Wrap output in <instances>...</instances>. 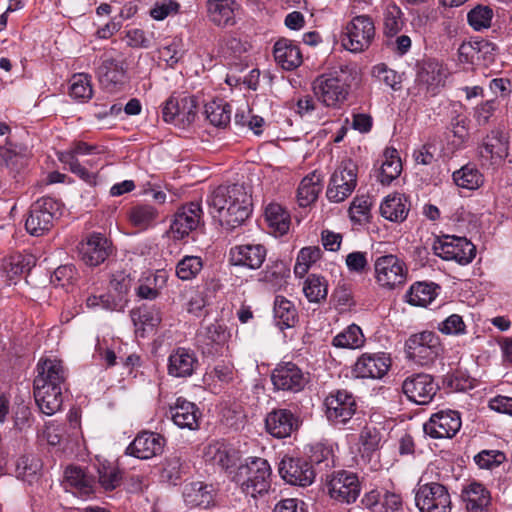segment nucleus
Returning a JSON list of instances; mask_svg holds the SVG:
<instances>
[{"instance_id":"nucleus-25","label":"nucleus","mask_w":512,"mask_h":512,"mask_svg":"<svg viewBox=\"0 0 512 512\" xmlns=\"http://www.w3.org/2000/svg\"><path fill=\"white\" fill-rule=\"evenodd\" d=\"M447 71L442 63L436 59L424 60L418 68L417 82L424 86L427 92L435 95L438 89L444 86Z\"/></svg>"},{"instance_id":"nucleus-38","label":"nucleus","mask_w":512,"mask_h":512,"mask_svg":"<svg viewBox=\"0 0 512 512\" xmlns=\"http://www.w3.org/2000/svg\"><path fill=\"white\" fill-rule=\"evenodd\" d=\"M273 313L275 323L281 330L292 328L298 322L295 305L284 296L275 297Z\"/></svg>"},{"instance_id":"nucleus-35","label":"nucleus","mask_w":512,"mask_h":512,"mask_svg":"<svg viewBox=\"0 0 512 512\" xmlns=\"http://www.w3.org/2000/svg\"><path fill=\"white\" fill-rule=\"evenodd\" d=\"M62 391L63 389L55 386L54 388L33 386L35 402L43 414L51 416L60 410L63 403Z\"/></svg>"},{"instance_id":"nucleus-1","label":"nucleus","mask_w":512,"mask_h":512,"mask_svg":"<svg viewBox=\"0 0 512 512\" xmlns=\"http://www.w3.org/2000/svg\"><path fill=\"white\" fill-rule=\"evenodd\" d=\"M206 201L212 217L228 231L241 226L252 212L251 195L242 184L220 185Z\"/></svg>"},{"instance_id":"nucleus-39","label":"nucleus","mask_w":512,"mask_h":512,"mask_svg":"<svg viewBox=\"0 0 512 512\" xmlns=\"http://www.w3.org/2000/svg\"><path fill=\"white\" fill-rule=\"evenodd\" d=\"M408 212L407 199L401 194L387 196L380 205L381 215L392 222H403Z\"/></svg>"},{"instance_id":"nucleus-27","label":"nucleus","mask_w":512,"mask_h":512,"mask_svg":"<svg viewBox=\"0 0 512 512\" xmlns=\"http://www.w3.org/2000/svg\"><path fill=\"white\" fill-rule=\"evenodd\" d=\"M461 499L467 512H490V491L480 482L470 481L461 490Z\"/></svg>"},{"instance_id":"nucleus-13","label":"nucleus","mask_w":512,"mask_h":512,"mask_svg":"<svg viewBox=\"0 0 512 512\" xmlns=\"http://www.w3.org/2000/svg\"><path fill=\"white\" fill-rule=\"evenodd\" d=\"M439 385L426 373H416L402 383V391L409 401L418 405H427L436 396Z\"/></svg>"},{"instance_id":"nucleus-54","label":"nucleus","mask_w":512,"mask_h":512,"mask_svg":"<svg viewBox=\"0 0 512 512\" xmlns=\"http://www.w3.org/2000/svg\"><path fill=\"white\" fill-rule=\"evenodd\" d=\"M184 472L181 458L177 455L167 457L163 463L161 477L170 484L176 485Z\"/></svg>"},{"instance_id":"nucleus-28","label":"nucleus","mask_w":512,"mask_h":512,"mask_svg":"<svg viewBox=\"0 0 512 512\" xmlns=\"http://www.w3.org/2000/svg\"><path fill=\"white\" fill-rule=\"evenodd\" d=\"M230 338V332L225 324L214 321L210 324L202 326L198 339L202 343L204 354L214 355L227 343Z\"/></svg>"},{"instance_id":"nucleus-57","label":"nucleus","mask_w":512,"mask_h":512,"mask_svg":"<svg viewBox=\"0 0 512 512\" xmlns=\"http://www.w3.org/2000/svg\"><path fill=\"white\" fill-rule=\"evenodd\" d=\"M493 11L488 6H477L470 10L467 15L469 25L479 31L491 25Z\"/></svg>"},{"instance_id":"nucleus-15","label":"nucleus","mask_w":512,"mask_h":512,"mask_svg":"<svg viewBox=\"0 0 512 512\" xmlns=\"http://www.w3.org/2000/svg\"><path fill=\"white\" fill-rule=\"evenodd\" d=\"M462 420L460 413L455 410H441L431 415L423 425L425 434L434 439L452 438L460 430Z\"/></svg>"},{"instance_id":"nucleus-41","label":"nucleus","mask_w":512,"mask_h":512,"mask_svg":"<svg viewBox=\"0 0 512 512\" xmlns=\"http://www.w3.org/2000/svg\"><path fill=\"white\" fill-rule=\"evenodd\" d=\"M290 276L288 265L282 260L271 261L266 268L258 274V281L269 284L272 288H280L286 278Z\"/></svg>"},{"instance_id":"nucleus-62","label":"nucleus","mask_w":512,"mask_h":512,"mask_svg":"<svg viewBox=\"0 0 512 512\" xmlns=\"http://www.w3.org/2000/svg\"><path fill=\"white\" fill-rule=\"evenodd\" d=\"M372 73L380 82L385 83L393 89H397L396 85L401 83L400 75L383 63L374 66Z\"/></svg>"},{"instance_id":"nucleus-64","label":"nucleus","mask_w":512,"mask_h":512,"mask_svg":"<svg viewBox=\"0 0 512 512\" xmlns=\"http://www.w3.org/2000/svg\"><path fill=\"white\" fill-rule=\"evenodd\" d=\"M39 467L38 460L29 456H23L16 463V472L18 477L25 480L35 476Z\"/></svg>"},{"instance_id":"nucleus-36","label":"nucleus","mask_w":512,"mask_h":512,"mask_svg":"<svg viewBox=\"0 0 512 512\" xmlns=\"http://www.w3.org/2000/svg\"><path fill=\"white\" fill-rule=\"evenodd\" d=\"M509 134L506 130H490L484 137L480 153L491 158H504L508 155Z\"/></svg>"},{"instance_id":"nucleus-34","label":"nucleus","mask_w":512,"mask_h":512,"mask_svg":"<svg viewBox=\"0 0 512 512\" xmlns=\"http://www.w3.org/2000/svg\"><path fill=\"white\" fill-rule=\"evenodd\" d=\"M273 54L275 61L285 70H293L302 63L299 47L286 38H281L274 44Z\"/></svg>"},{"instance_id":"nucleus-49","label":"nucleus","mask_w":512,"mask_h":512,"mask_svg":"<svg viewBox=\"0 0 512 512\" xmlns=\"http://www.w3.org/2000/svg\"><path fill=\"white\" fill-rule=\"evenodd\" d=\"M70 96L78 101L85 102L92 98L93 89L91 76L86 73H78L72 76L70 80Z\"/></svg>"},{"instance_id":"nucleus-20","label":"nucleus","mask_w":512,"mask_h":512,"mask_svg":"<svg viewBox=\"0 0 512 512\" xmlns=\"http://www.w3.org/2000/svg\"><path fill=\"white\" fill-rule=\"evenodd\" d=\"M166 439L159 433L143 431L126 448V454L141 460L156 457L164 451Z\"/></svg>"},{"instance_id":"nucleus-8","label":"nucleus","mask_w":512,"mask_h":512,"mask_svg":"<svg viewBox=\"0 0 512 512\" xmlns=\"http://www.w3.org/2000/svg\"><path fill=\"white\" fill-rule=\"evenodd\" d=\"M435 255L447 261L467 265L476 256V246L465 237L444 235L433 243Z\"/></svg>"},{"instance_id":"nucleus-10","label":"nucleus","mask_w":512,"mask_h":512,"mask_svg":"<svg viewBox=\"0 0 512 512\" xmlns=\"http://www.w3.org/2000/svg\"><path fill=\"white\" fill-rule=\"evenodd\" d=\"M377 283L387 289H394L405 284L408 269L405 262L393 254L378 257L374 263Z\"/></svg>"},{"instance_id":"nucleus-56","label":"nucleus","mask_w":512,"mask_h":512,"mask_svg":"<svg viewBox=\"0 0 512 512\" xmlns=\"http://www.w3.org/2000/svg\"><path fill=\"white\" fill-rule=\"evenodd\" d=\"M401 9L394 5H388L384 12V33L386 36H395L401 29L403 21L401 19Z\"/></svg>"},{"instance_id":"nucleus-48","label":"nucleus","mask_w":512,"mask_h":512,"mask_svg":"<svg viewBox=\"0 0 512 512\" xmlns=\"http://www.w3.org/2000/svg\"><path fill=\"white\" fill-rule=\"evenodd\" d=\"M364 342L365 337L361 328L356 324H352L336 335L333 338L332 344L335 347L356 349L362 347Z\"/></svg>"},{"instance_id":"nucleus-50","label":"nucleus","mask_w":512,"mask_h":512,"mask_svg":"<svg viewBox=\"0 0 512 512\" xmlns=\"http://www.w3.org/2000/svg\"><path fill=\"white\" fill-rule=\"evenodd\" d=\"M303 292L309 302L318 303L327 296V281L322 276L310 274L305 280Z\"/></svg>"},{"instance_id":"nucleus-44","label":"nucleus","mask_w":512,"mask_h":512,"mask_svg":"<svg viewBox=\"0 0 512 512\" xmlns=\"http://www.w3.org/2000/svg\"><path fill=\"white\" fill-rule=\"evenodd\" d=\"M437 288L439 287L433 283H415L406 294L407 302L413 306L426 307L437 296Z\"/></svg>"},{"instance_id":"nucleus-21","label":"nucleus","mask_w":512,"mask_h":512,"mask_svg":"<svg viewBox=\"0 0 512 512\" xmlns=\"http://www.w3.org/2000/svg\"><path fill=\"white\" fill-rule=\"evenodd\" d=\"M391 366V358L384 352L363 353L353 367L357 378L381 379Z\"/></svg>"},{"instance_id":"nucleus-43","label":"nucleus","mask_w":512,"mask_h":512,"mask_svg":"<svg viewBox=\"0 0 512 512\" xmlns=\"http://www.w3.org/2000/svg\"><path fill=\"white\" fill-rule=\"evenodd\" d=\"M205 114L211 125L225 128L231 120L232 108L223 100H214L205 105Z\"/></svg>"},{"instance_id":"nucleus-16","label":"nucleus","mask_w":512,"mask_h":512,"mask_svg":"<svg viewBox=\"0 0 512 512\" xmlns=\"http://www.w3.org/2000/svg\"><path fill=\"white\" fill-rule=\"evenodd\" d=\"M279 474L287 483L305 487L313 483L316 470L306 459L286 455L279 463Z\"/></svg>"},{"instance_id":"nucleus-46","label":"nucleus","mask_w":512,"mask_h":512,"mask_svg":"<svg viewBox=\"0 0 512 512\" xmlns=\"http://www.w3.org/2000/svg\"><path fill=\"white\" fill-rule=\"evenodd\" d=\"M452 177L457 186L468 190L477 189L483 184V175L472 165H465L456 170Z\"/></svg>"},{"instance_id":"nucleus-45","label":"nucleus","mask_w":512,"mask_h":512,"mask_svg":"<svg viewBox=\"0 0 512 512\" xmlns=\"http://www.w3.org/2000/svg\"><path fill=\"white\" fill-rule=\"evenodd\" d=\"M66 484L74 488L80 495H89L93 492L94 480L80 467H68L65 470Z\"/></svg>"},{"instance_id":"nucleus-4","label":"nucleus","mask_w":512,"mask_h":512,"mask_svg":"<svg viewBox=\"0 0 512 512\" xmlns=\"http://www.w3.org/2000/svg\"><path fill=\"white\" fill-rule=\"evenodd\" d=\"M405 352L410 360L426 366L432 364L442 353L439 336L432 331L412 334L405 342Z\"/></svg>"},{"instance_id":"nucleus-29","label":"nucleus","mask_w":512,"mask_h":512,"mask_svg":"<svg viewBox=\"0 0 512 512\" xmlns=\"http://www.w3.org/2000/svg\"><path fill=\"white\" fill-rule=\"evenodd\" d=\"M203 457L206 462L225 471L235 467L239 460L238 451L224 441L209 443L204 448Z\"/></svg>"},{"instance_id":"nucleus-61","label":"nucleus","mask_w":512,"mask_h":512,"mask_svg":"<svg viewBox=\"0 0 512 512\" xmlns=\"http://www.w3.org/2000/svg\"><path fill=\"white\" fill-rule=\"evenodd\" d=\"M331 450L323 445H315L311 448L308 463L316 470H322L323 467H329L331 462Z\"/></svg>"},{"instance_id":"nucleus-17","label":"nucleus","mask_w":512,"mask_h":512,"mask_svg":"<svg viewBox=\"0 0 512 512\" xmlns=\"http://www.w3.org/2000/svg\"><path fill=\"white\" fill-rule=\"evenodd\" d=\"M327 418L336 424L347 423L355 414L357 403L354 395L347 390H337L325 399Z\"/></svg>"},{"instance_id":"nucleus-58","label":"nucleus","mask_w":512,"mask_h":512,"mask_svg":"<svg viewBox=\"0 0 512 512\" xmlns=\"http://www.w3.org/2000/svg\"><path fill=\"white\" fill-rule=\"evenodd\" d=\"M371 199L369 196L361 195L356 196L350 207H349V216L351 220L355 223H361L368 219L371 208Z\"/></svg>"},{"instance_id":"nucleus-47","label":"nucleus","mask_w":512,"mask_h":512,"mask_svg":"<svg viewBox=\"0 0 512 512\" xmlns=\"http://www.w3.org/2000/svg\"><path fill=\"white\" fill-rule=\"evenodd\" d=\"M265 218L269 226L280 235L288 232L290 227V215L279 204L271 203L265 209Z\"/></svg>"},{"instance_id":"nucleus-51","label":"nucleus","mask_w":512,"mask_h":512,"mask_svg":"<svg viewBox=\"0 0 512 512\" xmlns=\"http://www.w3.org/2000/svg\"><path fill=\"white\" fill-rule=\"evenodd\" d=\"M131 317L135 324L139 322L143 326L149 328H154L158 326L161 322L160 309L155 307V305H142L137 309H133L131 311Z\"/></svg>"},{"instance_id":"nucleus-7","label":"nucleus","mask_w":512,"mask_h":512,"mask_svg":"<svg viewBox=\"0 0 512 512\" xmlns=\"http://www.w3.org/2000/svg\"><path fill=\"white\" fill-rule=\"evenodd\" d=\"M325 482L329 496L339 503H354L361 492L358 475L348 470H337L326 475Z\"/></svg>"},{"instance_id":"nucleus-33","label":"nucleus","mask_w":512,"mask_h":512,"mask_svg":"<svg viewBox=\"0 0 512 512\" xmlns=\"http://www.w3.org/2000/svg\"><path fill=\"white\" fill-rule=\"evenodd\" d=\"M402 172V162L397 149L387 147L382 155L381 164L376 170L377 180L384 186L390 185Z\"/></svg>"},{"instance_id":"nucleus-3","label":"nucleus","mask_w":512,"mask_h":512,"mask_svg":"<svg viewBox=\"0 0 512 512\" xmlns=\"http://www.w3.org/2000/svg\"><path fill=\"white\" fill-rule=\"evenodd\" d=\"M271 468L267 460L253 458L245 465H240L233 477V481L240 484L246 495L256 497L267 493L271 483Z\"/></svg>"},{"instance_id":"nucleus-40","label":"nucleus","mask_w":512,"mask_h":512,"mask_svg":"<svg viewBox=\"0 0 512 512\" xmlns=\"http://www.w3.org/2000/svg\"><path fill=\"white\" fill-rule=\"evenodd\" d=\"M321 175L316 171L305 176L297 189V202L300 207H307L318 198L322 189Z\"/></svg>"},{"instance_id":"nucleus-24","label":"nucleus","mask_w":512,"mask_h":512,"mask_svg":"<svg viewBox=\"0 0 512 512\" xmlns=\"http://www.w3.org/2000/svg\"><path fill=\"white\" fill-rule=\"evenodd\" d=\"M267 250L261 244L238 245L230 249L229 261L234 266L259 269L266 259Z\"/></svg>"},{"instance_id":"nucleus-6","label":"nucleus","mask_w":512,"mask_h":512,"mask_svg":"<svg viewBox=\"0 0 512 512\" xmlns=\"http://www.w3.org/2000/svg\"><path fill=\"white\" fill-rule=\"evenodd\" d=\"M315 96L328 107L343 103L349 93V85L342 72L327 73L318 76L312 83Z\"/></svg>"},{"instance_id":"nucleus-12","label":"nucleus","mask_w":512,"mask_h":512,"mask_svg":"<svg viewBox=\"0 0 512 512\" xmlns=\"http://www.w3.org/2000/svg\"><path fill=\"white\" fill-rule=\"evenodd\" d=\"M375 35V27L371 18L365 15L357 16L346 26L342 37V45L351 52H361L367 49Z\"/></svg>"},{"instance_id":"nucleus-14","label":"nucleus","mask_w":512,"mask_h":512,"mask_svg":"<svg viewBox=\"0 0 512 512\" xmlns=\"http://www.w3.org/2000/svg\"><path fill=\"white\" fill-rule=\"evenodd\" d=\"M271 381L275 390L298 393L308 384L309 376L295 363L283 362L273 369Z\"/></svg>"},{"instance_id":"nucleus-30","label":"nucleus","mask_w":512,"mask_h":512,"mask_svg":"<svg viewBox=\"0 0 512 512\" xmlns=\"http://www.w3.org/2000/svg\"><path fill=\"white\" fill-rule=\"evenodd\" d=\"M198 366V359L194 351L179 347L171 352L168 358V374L177 378H186L193 375Z\"/></svg>"},{"instance_id":"nucleus-26","label":"nucleus","mask_w":512,"mask_h":512,"mask_svg":"<svg viewBox=\"0 0 512 512\" xmlns=\"http://www.w3.org/2000/svg\"><path fill=\"white\" fill-rule=\"evenodd\" d=\"M37 372L38 374L34 379L33 386L64 388L66 371L60 360L45 359L39 362Z\"/></svg>"},{"instance_id":"nucleus-60","label":"nucleus","mask_w":512,"mask_h":512,"mask_svg":"<svg viewBox=\"0 0 512 512\" xmlns=\"http://www.w3.org/2000/svg\"><path fill=\"white\" fill-rule=\"evenodd\" d=\"M359 441L364 453L370 454L379 448L381 433L375 426H364L360 432Z\"/></svg>"},{"instance_id":"nucleus-31","label":"nucleus","mask_w":512,"mask_h":512,"mask_svg":"<svg viewBox=\"0 0 512 512\" xmlns=\"http://www.w3.org/2000/svg\"><path fill=\"white\" fill-rule=\"evenodd\" d=\"M170 414L173 422L180 428L196 430L199 428L201 412L192 402L178 398L176 403L170 407Z\"/></svg>"},{"instance_id":"nucleus-63","label":"nucleus","mask_w":512,"mask_h":512,"mask_svg":"<svg viewBox=\"0 0 512 512\" xmlns=\"http://www.w3.org/2000/svg\"><path fill=\"white\" fill-rule=\"evenodd\" d=\"M99 483L107 490H114L120 485L122 475L117 468L103 467L99 469Z\"/></svg>"},{"instance_id":"nucleus-11","label":"nucleus","mask_w":512,"mask_h":512,"mask_svg":"<svg viewBox=\"0 0 512 512\" xmlns=\"http://www.w3.org/2000/svg\"><path fill=\"white\" fill-rule=\"evenodd\" d=\"M415 504L420 512H451L452 509L448 489L437 482L419 486L415 494Z\"/></svg>"},{"instance_id":"nucleus-23","label":"nucleus","mask_w":512,"mask_h":512,"mask_svg":"<svg viewBox=\"0 0 512 512\" xmlns=\"http://www.w3.org/2000/svg\"><path fill=\"white\" fill-rule=\"evenodd\" d=\"M97 76L101 85L109 92L122 90L128 80L124 62L113 58L102 61L97 69Z\"/></svg>"},{"instance_id":"nucleus-18","label":"nucleus","mask_w":512,"mask_h":512,"mask_svg":"<svg viewBox=\"0 0 512 512\" xmlns=\"http://www.w3.org/2000/svg\"><path fill=\"white\" fill-rule=\"evenodd\" d=\"M203 210L199 202L183 205L174 215L170 232L174 239L180 240L188 236L202 222Z\"/></svg>"},{"instance_id":"nucleus-53","label":"nucleus","mask_w":512,"mask_h":512,"mask_svg":"<svg viewBox=\"0 0 512 512\" xmlns=\"http://www.w3.org/2000/svg\"><path fill=\"white\" fill-rule=\"evenodd\" d=\"M59 160L69 167V170L77 175L80 179L88 184L96 183V176L93 172H89L71 152H62Z\"/></svg>"},{"instance_id":"nucleus-55","label":"nucleus","mask_w":512,"mask_h":512,"mask_svg":"<svg viewBox=\"0 0 512 512\" xmlns=\"http://www.w3.org/2000/svg\"><path fill=\"white\" fill-rule=\"evenodd\" d=\"M203 263L200 257L185 256L176 266V275L181 280H191L202 270Z\"/></svg>"},{"instance_id":"nucleus-32","label":"nucleus","mask_w":512,"mask_h":512,"mask_svg":"<svg viewBox=\"0 0 512 512\" xmlns=\"http://www.w3.org/2000/svg\"><path fill=\"white\" fill-rule=\"evenodd\" d=\"M495 45L486 39H475L462 43L458 49L461 61L474 63L475 61H493Z\"/></svg>"},{"instance_id":"nucleus-2","label":"nucleus","mask_w":512,"mask_h":512,"mask_svg":"<svg viewBox=\"0 0 512 512\" xmlns=\"http://www.w3.org/2000/svg\"><path fill=\"white\" fill-rule=\"evenodd\" d=\"M63 204L52 198L42 197L33 202L25 221L26 231L34 237L43 236L51 230L62 215Z\"/></svg>"},{"instance_id":"nucleus-59","label":"nucleus","mask_w":512,"mask_h":512,"mask_svg":"<svg viewBox=\"0 0 512 512\" xmlns=\"http://www.w3.org/2000/svg\"><path fill=\"white\" fill-rule=\"evenodd\" d=\"M506 460L504 452L499 450H482L474 456V461L481 469H492Z\"/></svg>"},{"instance_id":"nucleus-42","label":"nucleus","mask_w":512,"mask_h":512,"mask_svg":"<svg viewBox=\"0 0 512 512\" xmlns=\"http://www.w3.org/2000/svg\"><path fill=\"white\" fill-rule=\"evenodd\" d=\"M128 216L133 226L146 230L156 222L159 212L150 204H137L130 208Z\"/></svg>"},{"instance_id":"nucleus-22","label":"nucleus","mask_w":512,"mask_h":512,"mask_svg":"<svg viewBox=\"0 0 512 512\" xmlns=\"http://www.w3.org/2000/svg\"><path fill=\"white\" fill-rule=\"evenodd\" d=\"M300 423L299 417L286 408L273 409L265 418L266 431L278 439L289 437Z\"/></svg>"},{"instance_id":"nucleus-5","label":"nucleus","mask_w":512,"mask_h":512,"mask_svg":"<svg viewBox=\"0 0 512 512\" xmlns=\"http://www.w3.org/2000/svg\"><path fill=\"white\" fill-rule=\"evenodd\" d=\"M358 166L350 158L343 159L330 177L326 196L329 201L346 200L357 186Z\"/></svg>"},{"instance_id":"nucleus-52","label":"nucleus","mask_w":512,"mask_h":512,"mask_svg":"<svg viewBox=\"0 0 512 512\" xmlns=\"http://www.w3.org/2000/svg\"><path fill=\"white\" fill-rule=\"evenodd\" d=\"M322 255V251L319 247H304L300 250L297 256V262L294 268L295 274L301 276L305 275L310 266L317 262Z\"/></svg>"},{"instance_id":"nucleus-19","label":"nucleus","mask_w":512,"mask_h":512,"mask_svg":"<svg viewBox=\"0 0 512 512\" xmlns=\"http://www.w3.org/2000/svg\"><path fill=\"white\" fill-rule=\"evenodd\" d=\"M79 251L82 261L87 266L96 267L112 255L113 245L101 233H92L80 244Z\"/></svg>"},{"instance_id":"nucleus-37","label":"nucleus","mask_w":512,"mask_h":512,"mask_svg":"<svg viewBox=\"0 0 512 512\" xmlns=\"http://www.w3.org/2000/svg\"><path fill=\"white\" fill-rule=\"evenodd\" d=\"M235 8V0H207L209 18L218 26H228L235 23Z\"/></svg>"},{"instance_id":"nucleus-9","label":"nucleus","mask_w":512,"mask_h":512,"mask_svg":"<svg viewBox=\"0 0 512 512\" xmlns=\"http://www.w3.org/2000/svg\"><path fill=\"white\" fill-rule=\"evenodd\" d=\"M197 98L185 93H173L162 108L163 120L170 124L191 125L197 115Z\"/></svg>"}]
</instances>
